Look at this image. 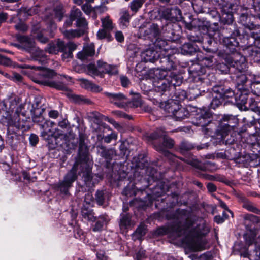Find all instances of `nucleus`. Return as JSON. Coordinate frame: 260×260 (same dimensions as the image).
<instances>
[{"mask_svg": "<svg viewBox=\"0 0 260 260\" xmlns=\"http://www.w3.org/2000/svg\"><path fill=\"white\" fill-rule=\"evenodd\" d=\"M236 120L232 115H224L220 119L218 129H216V125L212 122V115L206 111H201L196 115L195 120L193 123L197 126L201 127L202 131L206 135H211L214 131H218L222 138H224L228 132L233 129L231 120Z\"/></svg>", "mask_w": 260, "mask_h": 260, "instance_id": "nucleus-2", "label": "nucleus"}, {"mask_svg": "<svg viewBox=\"0 0 260 260\" xmlns=\"http://www.w3.org/2000/svg\"><path fill=\"white\" fill-rule=\"evenodd\" d=\"M162 17L165 19L172 22L180 21L182 18L181 10L176 7L164 10L162 12Z\"/></svg>", "mask_w": 260, "mask_h": 260, "instance_id": "nucleus-10", "label": "nucleus"}, {"mask_svg": "<svg viewBox=\"0 0 260 260\" xmlns=\"http://www.w3.org/2000/svg\"><path fill=\"white\" fill-rule=\"evenodd\" d=\"M8 78L15 82H20L22 80V77L18 73H13L11 74V76H9Z\"/></svg>", "mask_w": 260, "mask_h": 260, "instance_id": "nucleus-57", "label": "nucleus"}, {"mask_svg": "<svg viewBox=\"0 0 260 260\" xmlns=\"http://www.w3.org/2000/svg\"><path fill=\"white\" fill-rule=\"evenodd\" d=\"M196 167L204 171H212L215 170V164L210 161H206L203 165L198 164Z\"/></svg>", "mask_w": 260, "mask_h": 260, "instance_id": "nucleus-43", "label": "nucleus"}, {"mask_svg": "<svg viewBox=\"0 0 260 260\" xmlns=\"http://www.w3.org/2000/svg\"><path fill=\"white\" fill-rule=\"evenodd\" d=\"M54 14V18L57 19L58 21H60L62 19L63 14V11L62 7L61 6H57L53 10Z\"/></svg>", "mask_w": 260, "mask_h": 260, "instance_id": "nucleus-48", "label": "nucleus"}, {"mask_svg": "<svg viewBox=\"0 0 260 260\" xmlns=\"http://www.w3.org/2000/svg\"><path fill=\"white\" fill-rule=\"evenodd\" d=\"M254 17H257L260 19V14H256L255 13L253 14ZM250 35L251 36L252 38H253L255 40H260V26H255V27L252 29L250 30L249 32Z\"/></svg>", "mask_w": 260, "mask_h": 260, "instance_id": "nucleus-37", "label": "nucleus"}, {"mask_svg": "<svg viewBox=\"0 0 260 260\" xmlns=\"http://www.w3.org/2000/svg\"><path fill=\"white\" fill-rule=\"evenodd\" d=\"M97 37L99 39H103L109 37V34L106 29H100L97 33Z\"/></svg>", "mask_w": 260, "mask_h": 260, "instance_id": "nucleus-56", "label": "nucleus"}, {"mask_svg": "<svg viewBox=\"0 0 260 260\" xmlns=\"http://www.w3.org/2000/svg\"><path fill=\"white\" fill-rule=\"evenodd\" d=\"M243 206L244 208L246 209L247 210L250 212L260 214V210L255 207L252 203H245Z\"/></svg>", "mask_w": 260, "mask_h": 260, "instance_id": "nucleus-47", "label": "nucleus"}, {"mask_svg": "<svg viewBox=\"0 0 260 260\" xmlns=\"http://www.w3.org/2000/svg\"><path fill=\"white\" fill-rule=\"evenodd\" d=\"M177 220L180 224L174 227L178 236L185 235L188 237V245L194 251L205 249L206 242L202 239L209 232V228L205 221L200 218L196 221L189 217L186 218L184 211L178 213Z\"/></svg>", "mask_w": 260, "mask_h": 260, "instance_id": "nucleus-1", "label": "nucleus"}, {"mask_svg": "<svg viewBox=\"0 0 260 260\" xmlns=\"http://www.w3.org/2000/svg\"><path fill=\"white\" fill-rule=\"evenodd\" d=\"M45 50L50 54H56L59 52L64 51L66 50V46L64 42L58 39L49 43Z\"/></svg>", "mask_w": 260, "mask_h": 260, "instance_id": "nucleus-11", "label": "nucleus"}, {"mask_svg": "<svg viewBox=\"0 0 260 260\" xmlns=\"http://www.w3.org/2000/svg\"><path fill=\"white\" fill-rule=\"evenodd\" d=\"M140 32L143 34L145 37L151 39L152 41L154 39H156L159 35V29L157 24H152L149 27L144 29V28H140Z\"/></svg>", "mask_w": 260, "mask_h": 260, "instance_id": "nucleus-15", "label": "nucleus"}, {"mask_svg": "<svg viewBox=\"0 0 260 260\" xmlns=\"http://www.w3.org/2000/svg\"><path fill=\"white\" fill-rule=\"evenodd\" d=\"M244 5L249 6L252 3L251 9L254 13L260 14V0H244Z\"/></svg>", "mask_w": 260, "mask_h": 260, "instance_id": "nucleus-35", "label": "nucleus"}, {"mask_svg": "<svg viewBox=\"0 0 260 260\" xmlns=\"http://www.w3.org/2000/svg\"><path fill=\"white\" fill-rule=\"evenodd\" d=\"M12 61L8 58L1 55L0 59V64L5 66H10L12 65Z\"/></svg>", "mask_w": 260, "mask_h": 260, "instance_id": "nucleus-58", "label": "nucleus"}, {"mask_svg": "<svg viewBox=\"0 0 260 260\" xmlns=\"http://www.w3.org/2000/svg\"><path fill=\"white\" fill-rule=\"evenodd\" d=\"M106 67L105 74L113 75L118 73L117 68L116 66L110 65L107 63Z\"/></svg>", "mask_w": 260, "mask_h": 260, "instance_id": "nucleus-51", "label": "nucleus"}, {"mask_svg": "<svg viewBox=\"0 0 260 260\" xmlns=\"http://www.w3.org/2000/svg\"><path fill=\"white\" fill-rule=\"evenodd\" d=\"M87 68L88 75L92 77L101 76L98 65L96 66L94 64L90 63L87 66Z\"/></svg>", "mask_w": 260, "mask_h": 260, "instance_id": "nucleus-41", "label": "nucleus"}, {"mask_svg": "<svg viewBox=\"0 0 260 260\" xmlns=\"http://www.w3.org/2000/svg\"><path fill=\"white\" fill-rule=\"evenodd\" d=\"M250 52V56L254 62H260V48L256 46L250 47L248 49Z\"/></svg>", "mask_w": 260, "mask_h": 260, "instance_id": "nucleus-32", "label": "nucleus"}, {"mask_svg": "<svg viewBox=\"0 0 260 260\" xmlns=\"http://www.w3.org/2000/svg\"><path fill=\"white\" fill-rule=\"evenodd\" d=\"M87 28L79 27V28L76 29L64 30L62 32L65 38L68 39H71L83 35L87 32Z\"/></svg>", "mask_w": 260, "mask_h": 260, "instance_id": "nucleus-18", "label": "nucleus"}, {"mask_svg": "<svg viewBox=\"0 0 260 260\" xmlns=\"http://www.w3.org/2000/svg\"><path fill=\"white\" fill-rule=\"evenodd\" d=\"M54 124V122L49 120H45L42 124H40V127L41 130L40 136L42 138H48V135L53 133L54 131H52L51 128Z\"/></svg>", "mask_w": 260, "mask_h": 260, "instance_id": "nucleus-17", "label": "nucleus"}, {"mask_svg": "<svg viewBox=\"0 0 260 260\" xmlns=\"http://www.w3.org/2000/svg\"><path fill=\"white\" fill-rule=\"evenodd\" d=\"M179 51L183 55H191L196 51V49L191 43H187L182 45Z\"/></svg>", "mask_w": 260, "mask_h": 260, "instance_id": "nucleus-31", "label": "nucleus"}, {"mask_svg": "<svg viewBox=\"0 0 260 260\" xmlns=\"http://www.w3.org/2000/svg\"><path fill=\"white\" fill-rule=\"evenodd\" d=\"M16 30L20 31H25L27 30V26L23 22H20L15 25Z\"/></svg>", "mask_w": 260, "mask_h": 260, "instance_id": "nucleus-59", "label": "nucleus"}, {"mask_svg": "<svg viewBox=\"0 0 260 260\" xmlns=\"http://www.w3.org/2000/svg\"><path fill=\"white\" fill-rule=\"evenodd\" d=\"M259 221V217L252 214H247L244 216V224L247 229L251 228L252 224L257 223Z\"/></svg>", "mask_w": 260, "mask_h": 260, "instance_id": "nucleus-26", "label": "nucleus"}, {"mask_svg": "<svg viewBox=\"0 0 260 260\" xmlns=\"http://www.w3.org/2000/svg\"><path fill=\"white\" fill-rule=\"evenodd\" d=\"M130 15L128 11L123 10L119 19L120 25L122 27H126L129 23Z\"/></svg>", "mask_w": 260, "mask_h": 260, "instance_id": "nucleus-30", "label": "nucleus"}, {"mask_svg": "<svg viewBox=\"0 0 260 260\" xmlns=\"http://www.w3.org/2000/svg\"><path fill=\"white\" fill-rule=\"evenodd\" d=\"M193 146L191 144L186 142H182L180 146L181 152L191 150Z\"/></svg>", "mask_w": 260, "mask_h": 260, "instance_id": "nucleus-55", "label": "nucleus"}, {"mask_svg": "<svg viewBox=\"0 0 260 260\" xmlns=\"http://www.w3.org/2000/svg\"><path fill=\"white\" fill-rule=\"evenodd\" d=\"M79 81L82 87L86 89L93 92H100L102 90V88L99 86L88 80L82 78L80 79Z\"/></svg>", "mask_w": 260, "mask_h": 260, "instance_id": "nucleus-20", "label": "nucleus"}, {"mask_svg": "<svg viewBox=\"0 0 260 260\" xmlns=\"http://www.w3.org/2000/svg\"><path fill=\"white\" fill-rule=\"evenodd\" d=\"M29 139L30 144L32 146L36 145L39 141V138H38V136L34 134H31L30 136H29Z\"/></svg>", "mask_w": 260, "mask_h": 260, "instance_id": "nucleus-61", "label": "nucleus"}, {"mask_svg": "<svg viewBox=\"0 0 260 260\" xmlns=\"http://www.w3.org/2000/svg\"><path fill=\"white\" fill-rule=\"evenodd\" d=\"M233 5L231 3H226L225 4H221L219 7L222 13H233Z\"/></svg>", "mask_w": 260, "mask_h": 260, "instance_id": "nucleus-49", "label": "nucleus"}, {"mask_svg": "<svg viewBox=\"0 0 260 260\" xmlns=\"http://www.w3.org/2000/svg\"><path fill=\"white\" fill-rule=\"evenodd\" d=\"M96 257L99 260H108L107 256L103 251H99L96 253Z\"/></svg>", "mask_w": 260, "mask_h": 260, "instance_id": "nucleus-64", "label": "nucleus"}, {"mask_svg": "<svg viewBox=\"0 0 260 260\" xmlns=\"http://www.w3.org/2000/svg\"><path fill=\"white\" fill-rule=\"evenodd\" d=\"M108 222V219L106 216L101 215L100 216L94 226L93 228V231L94 232H99L103 229V227Z\"/></svg>", "mask_w": 260, "mask_h": 260, "instance_id": "nucleus-27", "label": "nucleus"}, {"mask_svg": "<svg viewBox=\"0 0 260 260\" xmlns=\"http://www.w3.org/2000/svg\"><path fill=\"white\" fill-rule=\"evenodd\" d=\"M168 52L169 50L167 48V50H166V51L162 53L158 61L159 63L162 64V69L166 71H171L174 69L175 67V63L172 60L173 56Z\"/></svg>", "mask_w": 260, "mask_h": 260, "instance_id": "nucleus-13", "label": "nucleus"}, {"mask_svg": "<svg viewBox=\"0 0 260 260\" xmlns=\"http://www.w3.org/2000/svg\"><path fill=\"white\" fill-rule=\"evenodd\" d=\"M95 53L94 45L93 43L87 44L84 46L83 50L77 54L78 58L85 60L88 57L92 56Z\"/></svg>", "mask_w": 260, "mask_h": 260, "instance_id": "nucleus-16", "label": "nucleus"}, {"mask_svg": "<svg viewBox=\"0 0 260 260\" xmlns=\"http://www.w3.org/2000/svg\"><path fill=\"white\" fill-rule=\"evenodd\" d=\"M166 50H167V48L163 49L160 47L159 50H154L152 48H149L142 53L141 57L146 62L158 61L162 53L165 52Z\"/></svg>", "mask_w": 260, "mask_h": 260, "instance_id": "nucleus-8", "label": "nucleus"}, {"mask_svg": "<svg viewBox=\"0 0 260 260\" xmlns=\"http://www.w3.org/2000/svg\"><path fill=\"white\" fill-rule=\"evenodd\" d=\"M97 65L98 67L99 70L100 71L101 76L103 74H105L106 66L107 65V63L104 62L102 60H99L97 62Z\"/></svg>", "mask_w": 260, "mask_h": 260, "instance_id": "nucleus-53", "label": "nucleus"}, {"mask_svg": "<svg viewBox=\"0 0 260 260\" xmlns=\"http://www.w3.org/2000/svg\"><path fill=\"white\" fill-rule=\"evenodd\" d=\"M102 9V8L100 6H96L93 8L90 5L87 3L83 4L82 6V10L83 12L87 15H90L93 13V15L92 17L94 19L97 17L96 13L98 12L101 13Z\"/></svg>", "mask_w": 260, "mask_h": 260, "instance_id": "nucleus-22", "label": "nucleus"}, {"mask_svg": "<svg viewBox=\"0 0 260 260\" xmlns=\"http://www.w3.org/2000/svg\"><path fill=\"white\" fill-rule=\"evenodd\" d=\"M19 98L15 94H12L4 102V105L8 110L13 111L19 103Z\"/></svg>", "mask_w": 260, "mask_h": 260, "instance_id": "nucleus-19", "label": "nucleus"}, {"mask_svg": "<svg viewBox=\"0 0 260 260\" xmlns=\"http://www.w3.org/2000/svg\"><path fill=\"white\" fill-rule=\"evenodd\" d=\"M34 60L38 61L41 63H44L46 60V57L43 50L37 47H35L32 52L30 53Z\"/></svg>", "mask_w": 260, "mask_h": 260, "instance_id": "nucleus-23", "label": "nucleus"}, {"mask_svg": "<svg viewBox=\"0 0 260 260\" xmlns=\"http://www.w3.org/2000/svg\"><path fill=\"white\" fill-rule=\"evenodd\" d=\"M18 139L17 133L7 134V140L12 148L15 147L14 141Z\"/></svg>", "mask_w": 260, "mask_h": 260, "instance_id": "nucleus-52", "label": "nucleus"}, {"mask_svg": "<svg viewBox=\"0 0 260 260\" xmlns=\"http://www.w3.org/2000/svg\"><path fill=\"white\" fill-rule=\"evenodd\" d=\"M98 148L101 150V151L100 152L101 155L103 157L105 158L106 159H111L112 156L115 153V151L114 149H107L105 147L102 145L99 146L98 147Z\"/></svg>", "mask_w": 260, "mask_h": 260, "instance_id": "nucleus-33", "label": "nucleus"}, {"mask_svg": "<svg viewBox=\"0 0 260 260\" xmlns=\"http://www.w3.org/2000/svg\"><path fill=\"white\" fill-rule=\"evenodd\" d=\"M102 27L107 30H112L113 28L112 20L109 18V16L101 19Z\"/></svg>", "mask_w": 260, "mask_h": 260, "instance_id": "nucleus-44", "label": "nucleus"}, {"mask_svg": "<svg viewBox=\"0 0 260 260\" xmlns=\"http://www.w3.org/2000/svg\"><path fill=\"white\" fill-rule=\"evenodd\" d=\"M116 139L117 135L114 133H111V134L108 135L104 138L105 142L107 143H109L112 141V140Z\"/></svg>", "mask_w": 260, "mask_h": 260, "instance_id": "nucleus-63", "label": "nucleus"}, {"mask_svg": "<svg viewBox=\"0 0 260 260\" xmlns=\"http://www.w3.org/2000/svg\"><path fill=\"white\" fill-rule=\"evenodd\" d=\"M43 112L44 109H42L39 112L36 110L32 116L34 122L37 123L39 126H40V124H42L45 121L44 118L42 115V113Z\"/></svg>", "mask_w": 260, "mask_h": 260, "instance_id": "nucleus-39", "label": "nucleus"}, {"mask_svg": "<svg viewBox=\"0 0 260 260\" xmlns=\"http://www.w3.org/2000/svg\"><path fill=\"white\" fill-rule=\"evenodd\" d=\"M171 79L169 80V83L171 86L174 88L175 86L179 85L182 82V79L176 75H172L171 73Z\"/></svg>", "mask_w": 260, "mask_h": 260, "instance_id": "nucleus-45", "label": "nucleus"}, {"mask_svg": "<svg viewBox=\"0 0 260 260\" xmlns=\"http://www.w3.org/2000/svg\"><path fill=\"white\" fill-rule=\"evenodd\" d=\"M221 20L224 24H230L232 23L234 20L233 13H222Z\"/></svg>", "mask_w": 260, "mask_h": 260, "instance_id": "nucleus-46", "label": "nucleus"}, {"mask_svg": "<svg viewBox=\"0 0 260 260\" xmlns=\"http://www.w3.org/2000/svg\"><path fill=\"white\" fill-rule=\"evenodd\" d=\"M79 166L81 168V173H83L84 181L87 182L91 179V167L90 163L86 159L82 161L79 159L77 160L72 169L64 176V180L57 185L58 189L62 193L68 194L69 188L77 177V171Z\"/></svg>", "mask_w": 260, "mask_h": 260, "instance_id": "nucleus-3", "label": "nucleus"}, {"mask_svg": "<svg viewBox=\"0 0 260 260\" xmlns=\"http://www.w3.org/2000/svg\"><path fill=\"white\" fill-rule=\"evenodd\" d=\"M40 75L42 76L40 80L36 81L37 82L44 84L51 87L55 88L58 90H67V86L61 82H56L51 80L56 75L54 70L49 69H45L40 71Z\"/></svg>", "mask_w": 260, "mask_h": 260, "instance_id": "nucleus-7", "label": "nucleus"}, {"mask_svg": "<svg viewBox=\"0 0 260 260\" xmlns=\"http://www.w3.org/2000/svg\"><path fill=\"white\" fill-rule=\"evenodd\" d=\"M244 257L248 256L250 260H260V241H256L254 250L250 254L248 252L242 254Z\"/></svg>", "mask_w": 260, "mask_h": 260, "instance_id": "nucleus-21", "label": "nucleus"}, {"mask_svg": "<svg viewBox=\"0 0 260 260\" xmlns=\"http://www.w3.org/2000/svg\"><path fill=\"white\" fill-rule=\"evenodd\" d=\"M187 38L190 41L193 42H202L203 41L202 38L198 36L188 35Z\"/></svg>", "mask_w": 260, "mask_h": 260, "instance_id": "nucleus-62", "label": "nucleus"}, {"mask_svg": "<svg viewBox=\"0 0 260 260\" xmlns=\"http://www.w3.org/2000/svg\"><path fill=\"white\" fill-rule=\"evenodd\" d=\"M95 200L99 205H103L105 201L104 192L102 190H98L95 194Z\"/></svg>", "mask_w": 260, "mask_h": 260, "instance_id": "nucleus-50", "label": "nucleus"}, {"mask_svg": "<svg viewBox=\"0 0 260 260\" xmlns=\"http://www.w3.org/2000/svg\"><path fill=\"white\" fill-rule=\"evenodd\" d=\"M70 17L73 20H76V26L78 27L88 29V23L85 18L82 17V13L80 9L73 8L70 13Z\"/></svg>", "mask_w": 260, "mask_h": 260, "instance_id": "nucleus-12", "label": "nucleus"}, {"mask_svg": "<svg viewBox=\"0 0 260 260\" xmlns=\"http://www.w3.org/2000/svg\"><path fill=\"white\" fill-rule=\"evenodd\" d=\"M179 106L175 102L171 101L165 103L164 108L167 113L171 114L174 116Z\"/></svg>", "mask_w": 260, "mask_h": 260, "instance_id": "nucleus-28", "label": "nucleus"}, {"mask_svg": "<svg viewBox=\"0 0 260 260\" xmlns=\"http://www.w3.org/2000/svg\"><path fill=\"white\" fill-rule=\"evenodd\" d=\"M189 114V113L188 111L185 108L179 107V106L178 109L177 110L176 113H175L174 117L176 120L180 121L187 117Z\"/></svg>", "mask_w": 260, "mask_h": 260, "instance_id": "nucleus-29", "label": "nucleus"}, {"mask_svg": "<svg viewBox=\"0 0 260 260\" xmlns=\"http://www.w3.org/2000/svg\"><path fill=\"white\" fill-rule=\"evenodd\" d=\"M213 99L210 103L211 108L216 109L219 106L224 100L231 101L235 95V91L231 88L224 86L218 85L213 87Z\"/></svg>", "mask_w": 260, "mask_h": 260, "instance_id": "nucleus-5", "label": "nucleus"}, {"mask_svg": "<svg viewBox=\"0 0 260 260\" xmlns=\"http://www.w3.org/2000/svg\"><path fill=\"white\" fill-rule=\"evenodd\" d=\"M19 40L22 42L23 50L29 53L32 52L36 47L35 43L30 39L27 37L22 36L19 38Z\"/></svg>", "mask_w": 260, "mask_h": 260, "instance_id": "nucleus-24", "label": "nucleus"}, {"mask_svg": "<svg viewBox=\"0 0 260 260\" xmlns=\"http://www.w3.org/2000/svg\"><path fill=\"white\" fill-rule=\"evenodd\" d=\"M146 0H133L131 3L129 7L131 10L136 13L140 9Z\"/></svg>", "mask_w": 260, "mask_h": 260, "instance_id": "nucleus-40", "label": "nucleus"}, {"mask_svg": "<svg viewBox=\"0 0 260 260\" xmlns=\"http://www.w3.org/2000/svg\"><path fill=\"white\" fill-rule=\"evenodd\" d=\"M161 137H164L162 145L157 147L156 150L161 151L166 157L171 158L173 155L168 151L166 150V148H171L173 147L174 141L172 139L166 136V132L163 127L157 128L154 133L150 134L149 138L151 140H154Z\"/></svg>", "mask_w": 260, "mask_h": 260, "instance_id": "nucleus-6", "label": "nucleus"}, {"mask_svg": "<svg viewBox=\"0 0 260 260\" xmlns=\"http://www.w3.org/2000/svg\"><path fill=\"white\" fill-rule=\"evenodd\" d=\"M200 64L206 67H212L214 64L213 57L211 56L199 59Z\"/></svg>", "mask_w": 260, "mask_h": 260, "instance_id": "nucleus-42", "label": "nucleus"}, {"mask_svg": "<svg viewBox=\"0 0 260 260\" xmlns=\"http://www.w3.org/2000/svg\"><path fill=\"white\" fill-rule=\"evenodd\" d=\"M105 94L109 98L110 102L118 107H123L127 103L126 96L121 93H112L105 92Z\"/></svg>", "mask_w": 260, "mask_h": 260, "instance_id": "nucleus-14", "label": "nucleus"}, {"mask_svg": "<svg viewBox=\"0 0 260 260\" xmlns=\"http://www.w3.org/2000/svg\"><path fill=\"white\" fill-rule=\"evenodd\" d=\"M64 138V134L59 129H56L53 133L48 135V138L43 139L47 142L48 146L50 149H54Z\"/></svg>", "mask_w": 260, "mask_h": 260, "instance_id": "nucleus-9", "label": "nucleus"}, {"mask_svg": "<svg viewBox=\"0 0 260 260\" xmlns=\"http://www.w3.org/2000/svg\"><path fill=\"white\" fill-rule=\"evenodd\" d=\"M131 217L129 214H121L119 225L121 229H126L130 225Z\"/></svg>", "mask_w": 260, "mask_h": 260, "instance_id": "nucleus-38", "label": "nucleus"}, {"mask_svg": "<svg viewBox=\"0 0 260 260\" xmlns=\"http://www.w3.org/2000/svg\"><path fill=\"white\" fill-rule=\"evenodd\" d=\"M159 91L165 92L173 88L169 83V79L161 80L156 86Z\"/></svg>", "mask_w": 260, "mask_h": 260, "instance_id": "nucleus-34", "label": "nucleus"}, {"mask_svg": "<svg viewBox=\"0 0 260 260\" xmlns=\"http://www.w3.org/2000/svg\"><path fill=\"white\" fill-rule=\"evenodd\" d=\"M224 42L227 46H236L238 43L236 41L235 39L233 37H226L223 40Z\"/></svg>", "mask_w": 260, "mask_h": 260, "instance_id": "nucleus-54", "label": "nucleus"}, {"mask_svg": "<svg viewBox=\"0 0 260 260\" xmlns=\"http://www.w3.org/2000/svg\"><path fill=\"white\" fill-rule=\"evenodd\" d=\"M202 177L208 180L217 181L227 183V182H226L225 178L224 176L216 174L215 175H212L205 174L202 175Z\"/></svg>", "mask_w": 260, "mask_h": 260, "instance_id": "nucleus-36", "label": "nucleus"}, {"mask_svg": "<svg viewBox=\"0 0 260 260\" xmlns=\"http://www.w3.org/2000/svg\"><path fill=\"white\" fill-rule=\"evenodd\" d=\"M66 50L68 51L71 53H72V52L76 49L77 45L72 42H69L67 44H66Z\"/></svg>", "mask_w": 260, "mask_h": 260, "instance_id": "nucleus-60", "label": "nucleus"}, {"mask_svg": "<svg viewBox=\"0 0 260 260\" xmlns=\"http://www.w3.org/2000/svg\"><path fill=\"white\" fill-rule=\"evenodd\" d=\"M248 78L244 74L240 75L237 79V88L238 92L235 93L232 99H234L235 104L240 108L247 109L246 106L248 100L249 90L245 84L247 82ZM232 99H231V100Z\"/></svg>", "mask_w": 260, "mask_h": 260, "instance_id": "nucleus-4", "label": "nucleus"}, {"mask_svg": "<svg viewBox=\"0 0 260 260\" xmlns=\"http://www.w3.org/2000/svg\"><path fill=\"white\" fill-rule=\"evenodd\" d=\"M82 217L89 221L94 222L96 220V217L94 216L93 210L89 209L88 207L84 206L81 210Z\"/></svg>", "mask_w": 260, "mask_h": 260, "instance_id": "nucleus-25", "label": "nucleus"}]
</instances>
